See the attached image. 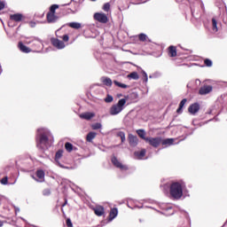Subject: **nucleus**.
Segmentation results:
<instances>
[{
  "label": "nucleus",
  "mask_w": 227,
  "mask_h": 227,
  "mask_svg": "<svg viewBox=\"0 0 227 227\" xmlns=\"http://www.w3.org/2000/svg\"><path fill=\"white\" fill-rule=\"evenodd\" d=\"M113 100H114V98L111 95H107L106 98H105V102H106V104H111Z\"/></svg>",
  "instance_id": "nucleus-39"
},
{
  "label": "nucleus",
  "mask_w": 227,
  "mask_h": 227,
  "mask_svg": "<svg viewBox=\"0 0 227 227\" xmlns=\"http://www.w3.org/2000/svg\"><path fill=\"white\" fill-rule=\"evenodd\" d=\"M195 84H197V86H200V84H201V81H200V79L195 80Z\"/></svg>",
  "instance_id": "nucleus-47"
},
{
  "label": "nucleus",
  "mask_w": 227,
  "mask_h": 227,
  "mask_svg": "<svg viewBox=\"0 0 227 227\" xmlns=\"http://www.w3.org/2000/svg\"><path fill=\"white\" fill-rule=\"evenodd\" d=\"M168 56H170V58H176V47L169 46V48H168Z\"/></svg>",
  "instance_id": "nucleus-26"
},
{
  "label": "nucleus",
  "mask_w": 227,
  "mask_h": 227,
  "mask_svg": "<svg viewBox=\"0 0 227 227\" xmlns=\"http://www.w3.org/2000/svg\"><path fill=\"white\" fill-rule=\"evenodd\" d=\"M11 20H14V22H20L24 16L21 13L12 14L10 16Z\"/></svg>",
  "instance_id": "nucleus-20"
},
{
  "label": "nucleus",
  "mask_w": 227,
  "mask_h": 227,
  "mask_svg": "<svg viewBox=\"0 0 227 227\" xmlns=\"http://www.w3.org/2000/svg\"><path fill=\"white\" fill-rule=\"evenodd\" d=\"M51 42L53 47H56V49L61 50V49H65L66 47L65 43L58 38H51Z\"/></svg>",
  "instance_id": "nucleus-9"
},
{
  "label": "nucleus",
  "mask_w": 227,
  "mask_h": 227,
  "mask_svg": "<svg viewBox=\"0 0 227 227\" xmlns=\"http://www.w3.org/2000/svg\"><path fill=\"white\" fill-rule=\"evenodd\" d=\"M212 85H204L199 90L200 95H208L212 91Z\"/></svg>",
  "instance_id": "nucleus-12"
},
{
  "label": "nucleus",
  "mask_w": 227,
  "mask_h": 227,
  "mask_svg": "<svg viewBox=\"0 0 227 227\" xmlns=\"http://www.w3.org/2000/svg\"><path fill=\"white\" fill-rule=\"evenodd\" d=\"M67 203H68V201L66 200L65 203L62 205V207H65V205H67Z\"/></svg>",
  "instance_id": "nucleus-54"
},
{
  "label": "nucleus",
  "mask_w": 227,
  "mask_h": 227,
  "mask_svg": "<svg viewBox=\"0 0 227 227\" xmlns=\"http://www.w3.org/2000/svg\"><path fill=\"white\" fill-rule=\"evenodd\" d=\"M54 143V137L51 130L45 128L37 129L36 145L40 150H49Z\"/></svg>",
  "instance_id": "nucleus-1"
},
{
  "label": "nucleus",
  "mask_w": 227,
  "mask_h": 227,
  "mask_svg": "<svg viewBox=\"0 0 227 227\" xmlns=\"http://www.w3.org/2000/svg\"><path fill=\"white\" fill-rule=\"evenodd\" d=\"M182 109H184L183 107L179 106L176 110V113L180 114L182 113Z\"/></svg>",
  "instance_id": "nucleus-49"
},
{
  "label": "nucleus",
  "mask_w": 227,
  "mask_h": 227,
  "mask_svg": "<svg viewBox=\"0 0 227 227\" xmlns=\"http://www.w3.org/2000/svg\"><path fill=\"white\" fill-rule=\"evenodd\" d=\"M136 159L142 160V159L146 155V149H142L141 151H137L134 153Z\"/></svg>",
  "instance_id": "nucleus-19"
},
{
  "label": "nucleus",
  "mask_w": 227,
  "mask_h": 227,
  "mask_svg": "<svg viewBox=\"0 0 227 227\" xmlns=\"http://www.w3.org/2000/svg\"><path fill=\"white\" fill-rule=\"evenodd\" d=\"M47 22L49 24H54V22H58V16L54 13L48 12L47 13Z\"/></svg>",
  "instance_id": "nucleus-17"
},
{
  "label": "nucleus",
  "mask_w": 227,
  "mask_h": 227,
  "mask_svg": "<svg viewBox=\"0 0 227 227\" xmlns=\"http://www.w3.org/2000/svg\"><path fill=\"white\" fill-rule=\"evenodd\" d=\"M142 74L144 77V82L146 84V82H148V74H146L145 71H142Z\"/></svg>",
  "instance_id": "nucleus-41"
},
{
  "label": "nucleus",
  "mask_w": 227,
  "mask_h": 227,
  "mask_svg": "<svg viewBox=\"0 0 227 227\" xmlns=\"http://www.w3.org/2000/svg\"><path fill=\"white\" fill-rule=\"evenodd\" d=\"M103 10H104V12H109V10H111V4L106 3V4L103 5Z\"/></svg>",
  "instance_id": "nucleus-38"
},
{
  "label": "nucleus",
  "mask_w": 227,
  "mask_h": 227,
  "mask_svg": "<svg viewBox=\"0 0 227 227\" xmlns=\"http://www.w3.org/2000/svg\"><path fill=\"white\" fill-rule=\"evenodd\" d=\"M80 118H82V120H91V118H95V114L90 112L83 113L80 114Z\"/></svg>",
  "instance_id": "nucleus-21"
},
{
  "label": "nucleus",
  "mask_w": 227,
  "mask_h": 227,
  "mask_svg": "<svg viewBox=\"0 0 227 227\" xmlns=\"http://www.w3.org/2000/svg\"><path fill=\"white\" fill-rule=\"evenodd\" d=\"M94 19L101 24H107L109 20V18H107V15L104 12H96L94 14Z\"/></svg>",
  "instance_id": "nucleus-7"
},
{
  "label": "nucleus",
  "mask_w": 227,
  "mask_h": 227,
  "mask_svg": "<svg viewBox=\"0 0 227 227\" xmlns=\"http://www.w3.org/2000/svg\"><path fill=\"white\" fill-rule=\"evenodd\" d=\"M211 29L213 33H217V31H219V28L217 27V20L215 18H212L211 20Z\"/></svg>",
  "instance_id": "nucleus-24"
},
{
  "label": "nucleus",
  "mask_w": 227,
  "mask_h": 227,
  "mask_svg": "<svg viewBox=\"0 0 227 227\" xmlns=\"http://www.w3.org/2000/svg\"><path fill=\"white\" fill-rule=\"evenodd\" d=\"M30 26H31L32 27H35V26H36V23H35V22H30Z\"/></svg>",
  "instance_id": "nucleus-51"
},
{
  "label": "nucleus",
  "mask_w": 227,
  "mask_h": 227,
  "mask_svg": "<svg viewBox=\"0 0 227 227\" xmlns=\"http://www.w3.org/2000/svg\"><path fill=\"white\" fill-rule=\"evenodd\" d=\"M112 163L114 164V166H115V168H119V169H121V171H127V169H129V167L121 163L118 158L115 156L112 158Z\"/></svg>",
  "instance_id": "nucleus-8"
},
{
  "label": "nucleus",
  "mask_w": 227,
  "mask_h": 227,
  "mask_svg": "<svg viewBox=\"0 0 227 227\" xmlns=\"http://www.w3.org/2000/svg\"><path fill=\"white\" fill-rule=\"evenodd\" d=\"M117 137H121V143H123L124 141H126L125 132H123V131L117 132Z\"/></svg>",
  "instance_id": "nucleus-34"
},
{
  "label": "nucleus",
  "mask_w": 227,
  "mask_h": 227,
  "mask_svg": "<svg viewBox=\"0 0 227 227\" xmlns=\"http://www.w3.org/2000/svg\"><path fill=\"white\" fill-rule=\"evenodd\" d=\"M207 114H212V110H210L209 112H207Z\"/></svg>",
  "instance_id": "nucleus-55"
},
{
  "label": "nucleus",
  "mask_w": 227,
  "mask_h": 227,
  "mask_svg": "<svg viewBox=\"0 0 227 227\" xmlns=\"http://www.w3.org/2000/svg\"><path fill=\"white\" fill-rule=\"evenodd\" d=\"M10 24H12V22H9V26H11Z\"/></svg>",
  "instance_id": "nucleus-59"
},
{
  "label": "nucleus",
  "mask_w": 227,
  "mask_h": 227,
  "mask_svg": "<svg viewBox=\"0 0 227 227\" xmlns=\"http://www.w3.org/2000/svg\"><path fill=\"white\" fill-rule=\"evenodd\" d=\"M145 143H148L151 146H153V148H158V146L162 143V138L157 137H147L145 138Z\"/></svg>",
  "instance_id": "nucleus-6"
},
{
  "label": "nucleus",
  "mask_w": 227,
  "mask_h": 227,
  "mask_svg": "<svg viewBox=\"0 0 227 227\" xmlns=\"http://www.w3.org/2000/svg\"><path fill=\"white\" fill-rule=\"evenodd\" d=\"M160 208L162 210L161 214L163 215H173V214H175V209H173V205L171 204H166V203H162L160 205Z\"/></svg>",
  "instance_id": "nucleus-5"
},
{
  "label": "nucleus",
  "mask_w": 227,
  "mask_h": 227,
  "mask_svg": "<svg viewBox=\"0 0 227 227\" xmlns=\"http://www.w3.org/2000/svg\"><path fill=\"white\" fill-rule=\"evenodd\" d=\"M68 26L73 29H81V23L79 22H70L68 23Z\"/></svg>",
  "instance_id": "nucleus-30"
},
{
  "label": "nucleus",
  "mask_w": 227,
  "mask_h": 227,
  "mask_svg": "<svg viewBox=\"0 0 227 227\" xmlns=\"http://www.w3.org/2000/svg\"><path fill=\"white\" fill-rule=\"evenodd\" d=\"M18 48L21 52H24L25 54H29V52H31V48L26 46L22 42L18 43Z\"/></svg>",
  "instance_id": "nucleus-15"
},
{
  "label": "nucleus",
  "mask_w": 227,
  "mask_h": 227,
  "mask_svg": "<svg viewBox=\"0 0 227 227\" xmlns=\"http://www.w3.org/2000/svg\"><path fill=\"white\" fill-rule=\"evenodd\" d=\"M146 38H148V35H146V34L138 35V39L140 40V42H146Z\"/></svg>",
  "instance_id": "nucleus-37"
},
{
  "label": "nucleus",
  "mask_w": 227,
  "mask_h": 227,
  "mask_svg": "<svg viewBox=\"0 0 227 227\" xmlns=\"http://www.w3.org/2000/svg\"><path fill=\"white\" fill-rule=\"evenodd\" d=\"M1 74H3V70L2 69H0V75H1Z\"/></svg>",
  "instance_id": "nucleus-58"
},
{
  "label": "nucleus",
  "mask_w": 227,
  "mask_h": 227,
  "mask_svg": "<svg viewBox=\"0 0 227 227\" xmlns=\"http://www.w3.org/2000/svg\"><path fill=\"white\" fill-rule=\"evenodd\" d=\"M125 104H127V99L121 98L117 102V104L113 105L110 107L109 114H111V116H116V115L120 114V113H121V111H123L125 109Z\"/></svg>",
  "instance_id": "nucleus-4"
},
{
  "label": "nucleus",
  "mask_w": 227,
  "mask_h": 227,
  "mask_svg": "<svg viewBox=\"0 0 227 227\" xmlns=\"http://www.w3.org/2000/svg\"><path fill=\"white\" fill-rule=\"evenodd\" d=\"M187 103V99L186 98H184L180 104H179V107H183L185 106V104Z\"/></svg>",
  "instance_id": "nucleus-43"
},
{
  "label": "nucleus",
  "mask_w": 227,
  "mask_h": 227,
  "mask_svg": "<svg viewBox=\"0 0 227 227\" xmlns=\"http://www.w3.org/2000/svg\"><path fill=\"white\" fill-rule=\"evenodd\" d=\"M4 224V223L3 221H0V227H3Z\"/></svg>",
  "instance_id": "nucleus-52"
},
{
  "label": "nucleus",
  "mask_w": 227,
  "mask_h": 227,
  "mask_svg": "<svg viewBox=\"0 0 227 227\" xmlns=\"http://www.w3.org/2000/svg\"><path fill=\"white\" fill-rule=\"evenodd\" d=\"M26 45H30L34 51H40L43 49V41L36 36L26 37L23 41Z\"/></svg>",
  "instance_id": "nucleus-3"
},
{
  "label": "nucleus",
  "mask_w": 227,
  "mask_h": 227,
  "mask_svg": "<svg viewBox=\"0 0 227 227\" xmlns=\"http://www.w3.org/2000/svg\"><path fill=\"white\" fill-rule=\"evenodd\" d=\"M175 143V138L161 139V145L163 146H171Z\"/></svg>",
  "instance_id": "nucleus-22"
},
{
  "label": "nucleus",
  "mask_w": 227,
  "mask_h": 227,
  "mask_svg": "<svg viewBox=\"0 0 227 227\" xmlns=\"http://www.w3.org/2000/svg\"><path fill=\"white\" fill-rule=\"evenodd\" d=\"M67 203H68V201L66 200L65 203L62 205V207H65V205H67Z\"/></svg>",
  "instance_id": "nucleus-53"
},
{
  "label": "nucleus",
  "mask_w": 227,
  "mask_h": 227,
  "mask_svg": "<svg viewBox=\"0 0 227 227\" xmlns=\"http://www.w3.org/2000/svg\"><path fill=\"white\" fill-rule=\"evenodd\" d=\"M100 81L101 82H103V84H105V86H109V87L113 86V80H111V78L103 76L101 77Z\"/></svg>",
  "instance_id": "nucleus-23"
},
{
  "label": "nucleus",
  "mask_w": 227,
  "mask_h": 227,
  "mask_svg": "<svg viewBox=\"0 0 227 227\" xmlns=\"http://www.w3.org/2000/svg\"><path fill=\"white\" fill-rule=\"evenodd\" d=\"M185 191V183L184 181L172 182L169 185V195L172 200H182Z\"/></svg>",
  "instance_id": "nucleus-2"
},
{
  "label": "nucleus",
  "mask_w": 227,
  "mask_h": 227,
  "mask_svg": "<svg viewBox=\"0 0 227 227\" xmlns=\"http://www.w3.org/2000/svg\"><path fill=\"white\" fill-rule=\"evenodd\" d=\"M144 207H145L144 205H140V206L136 205V206L134 207V208H144Z\"/></svg>",
  "instance_id": "nucleus-48"
},
{
  "label": "nucleus",
  "mask_w": 227,
  "mask_h": 227,
  "mask_svg": "<svg viewBox=\"0 0 227 227\" xmlns=\"http://www.w3.org/2000/svg\"><path fill=\"white\" fill-rule=\"evenodd\" d=\"M114 84H115V86H118L119 88H122L123 90L129 88V85L125 84V83H121L118 81H114Z\"/></svg>",
  "instance_id": "nucleus-33"
},
{
  "label": "nucleus",
  "mask_w": 227,
  "mask_h": 227,
  "mask_svg": "<svg viewBox=\"0 0 227 227\" xmlns=\"http://www.w3.org/2000/svg\"><path fill=\"white\" fill-rule=\"evenodd\" d=\"M93 212L98 215V217H102L106 214V209L102 206H96L93 207Z\"/></svg>",
  "instance_id": "nucleus-13"
},
{
  "label": "nucleus",
  "mask_w": 227,
  "mask_h": 227,
  "mask_svg": "<svg viewBox=\"0 0 227 227\" xmlns=\"http://www.w3.org/2000/svg\"><path fill=\"white\" fill-rule=\"evenodd\" d=\"M56 36L57 38H60V40H63V42H68V40H70V37L67 34L64 35H59V30L56 31Z\"/></svg>",
  "instance_id": "nucleus-27"
},
{
  "label": "nucleus",
  "mask_w": 227,
  "mask_h": 227,
  "mask_svg": "<svg viewBox=\"0 0 227 227\" xmlns=\"http://www.w3.org/2000/svg\"><path fill=\"white\" fill-rule=\"evenodd\" d=\"M129 79H133V81H137L139 79V74L137 72H132L129 74H128Z\"/></svg>",
  "instance_id": "nucleus-31"
},
{
  "label": "nucleus",
  "mask_w": 227,
  "mask_h": 227,
  "mask_svg": "<svg viewBox=\"0 0 227 227\" xmlns=\"http://www.w3.org/2000/svg\"><path fill=\"white\" fill-rule=\"evenodd\" d=\"M5 6H6V3L0 1V12H1V10H4Z\"/></svg>",
  "instance_id": "nucleus-44"
},
{
  "label": "nucleus",
  "mask_w": 227,
  "mask_h": 227,
  "mask_svg": "<svg viewBox=\"0 0 227 227\" xmlns=\"http://www.w3.org/2000/svg\"><path fill=\"white\" fill-rule=\"evenodd\" d=\"M58 8H59V5L58 4H52L50 8V12L48 13H53L56 14V10H58Z\"/></svg>",
  "instance_id": "nucleus-35"
},
{
  "label": "nucleus",
  "mask_w": 227,
  "mask_h": 227,
  "mask_svg": "<svg viewBox=\"0 0 227 227\" xmlns=\"http://www.w3.org/2000/svg\"><path fill=\"white\" fill-rule=\"evenodd\" d=\"M1 184H3V185H6V184H8V177L2 178Z\"/></svg>",
  "instance_id": "nucleus-45"
},
{
  "label": "nucleus",
  "mask_w": 227,
  "mask_h": 227,
  "mask_svg": "<svg viewBox=\"0 0 227 227\" xmlns=\"http://www.w3.org/2000/svg\"><path fill=\"white\" fill-rule=\"evenodd\" d=\"M97 137V133L95 131H90L87 134L86 139L88 143H92L93 139Z\"/></svg>",
  "instance_id": "nucleus-25"
},
{
  "label": "nucleus",
  "mask_w": 227,
  "mask_h": 227,
  "mask_svg": "<svg viewBox=\"0 0 227 227\" xmlns=\"http://www.w3.org/2000/svg\"><path fill=\"white\" fill-rule=\"evenodd\" d=\"M118 217V208L114 207L110 210L109 215H108V223L113 222L114 219Z\"/></svg>",
  "instance_id": "nucleus-14"
},
{
  "label": "nucleus",
  "mask_w": 227,
  "mask_h": 227,
  "mask_svg": "<svg viewBox=\"0 0 227 227\" xmlns=\"http://www.w3.org/2000/svg\"><path fill=\"white\" fill-rule=\"evenodd\" d=\"M146 208H153L152 207L150 206H145Z\"/></svg>",
  "instance_id": "nucleus-57"
},
{
  "label": "nucleus",
  "mask_w": 227,
  "mask_h": 227,
  "mask_svg": "<svg viewBox=\"0 0 227 227\" xmlns=\"http://www.w3.org/2000/svg\"><path fill=\"white\" fill-rule=\"evenodd\" d=\"M20 212V209L19 207H15V214H19Z\"/></svg>",
  "instance_id": "nucleus-50"
},
{
  "label": "nucleus",
  "mask_w": 227,
  "mask_h": 227,
  "mask_svg": "<svg viewBox=\"0 0 227 227\" xmlns=\"http://www.w3.org/2000/svg\"><path fill=\"white\" fill-rule=\"evenodd\" d=\"M65 148L67 152L70 153L73 150H77V148L74 147V145H72L70 142H67L65 144Z\"/></svg>",
  "instance_id": "nucleus-29"
},
{
  "label": "nucleus",
  "mask_w": 227,
  "mask_h": 227,
  "mask_svg": "<svg viewBox=\"0 0 227 227\" xmlns=\"http://www.w3.org/2000/svg\"><path fill=\"white\" fill-rule=\"evenodd\" d=\"M204 64L206 65V67H212L213 65L212 60H210L209 59H206L204 60Z\"/></svg>",
  "instance_id": "nucleus-40"
},
{
  "label": "nucleus",
  "mask_w": 227,
  "mask_h": 227,
  "mask_svg": "<svg viewBox=\"0 0 227 227\" xmlns=\"http://www.w3.org/2000/svg\"><path fill=\"white\" fill-rule=\"evenodd\" d=\"M8 169H10V167H7V168H5V172H7Z\"/></svg>",
  "instance_id": "nucleus-56"
},
{
  "label": "nucleus",
  "mask_w": 227,
  "mask_h": 227,
  "mask_svg": "<svg viewBox=\"0 0 227 227\" xmlns=\"http://www.w3.org/2000/svg\"><path fill=\"white\" fill-rule=\"evenodd\" d=\"M92 130H98L99 129H102V124L100 122H97L91 125Z\"/></svg>",
  "instance_id": "nucleus-36"
},
{
  "label": "nucleus",
  "mask_w": 227,
  "mask_h": 227,
  "mask_svg": "<svg viewBox=\"0 0 227 227\" xmlns=\"http://www.w3.org/2000/svg\"><path fill=\"white\" fill-rule=\"evenodd\" d=\"M188 111L191 114H196L200 111V104L194 103L191 105L188 108Z\"/></svg>",
  "instance_id": "nucleus-16"
},
{
  "label": "nucleus",
  "mask_w": 227,
  "mask_h": 227,
  "mask_svg": "<svg viewBox=\"0 0 227 227\" xmlns=\"http://www.w3.org/2000/svg\"><path fill=\"white\" fill-rule=\"evenodd\" d=\"M129 143L130 146H137V143H139V139L136 136L129 134Z\"/></svg>",
  "instance_id": "nucleus-18"
},
{
  "label": "nucleus",
  "mask_w": 227,
  "mask_h": 227,
  "mask_svg": "<svg viewBox=\"0 0 227 227\" xmlns=\"http://www.w3.org/2000/svg\"><path fill=\"white\" fill-rule=\"evenodd\" d=\"M162 74L159 71L154 72L153 74L149 75V79H159Z\"/></svg>",
  "instance_id": "nucleus-32"
},
{
  "label": "nucleus",
  "mask_w": 227,
  "mask_h": 227,
  "mask_svg": "<svg viewBox=\"0 0 227 227\" xmlns=\"http://www.w3.org/2000/svg\"><path fill=\"white\" fill-rule=\"evenodd\" d=\"M63 157V150H59L55 154V162L59 166V168H63L64 169H70L68 167H65L59 163V159Z\"/></svg>",
  "instance_id": "nucleus-11"
},
{
  "label": "nucleus",
  "mask_w": 227,
  "mask_h": 227,
  "mask_svg": "<svg viewBox=\"0 0 227 227\" xmlns=\"http://www.w3.org/2000/svg\"><path fill=\"white\" fill-rule=\"evenodd\" d=\"M67 227H72V226H73V224H72V220H70V218H67Z\"/></svg>",
  "instance_id": "nucleus-46"
},
{
  "label": "nucleus",
  "mask_w": 227,
  "mask_h": 227,
  "mask_svg": "<svg viewBox=\"0 0 227 227\" xmlns=\"http://www.w3.org/2000/svg\"><path fill=\"white\" fill-rule=\"evenodd\" d=\"M35 175L38 179L32 176V178H34V180H35L36 182H45V172L43 169L37 170Z\"/></svg>",
  "instance_id": "nucleus-10"
},
{
  "label": "nucleus",
  "mask_w": 227,
  "mask_h": 227,
  "mask_svg": "<svg viewBox=\"0 0 227 227\" xmlns=\"http://www.w3.org/2000/svg\"><path fill=\"white\" fill-rule=\"evenodd\" d=\"M137 136H139V137H141V139H148V137H146V132L145 131V129H138L137 130Z\"/></svg>",
  "instance_id": "nucleus-28"
},
{
  "label": "nucleus",
  "mask_w": 227,
  "mask_h": 227,
  "mask_svg": "<svg viewBox=\"0 0 227 227\" xmlns=\"http://www.w3.org/2000/svg\"><path fill=\"white\" fill-rule=\"evenodd\" d=\"M43 196H51V190L45 189L43 191Z\"/></svg>",
  "instance_id": "nucleus-42"
}]
</instances>
